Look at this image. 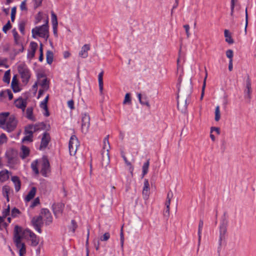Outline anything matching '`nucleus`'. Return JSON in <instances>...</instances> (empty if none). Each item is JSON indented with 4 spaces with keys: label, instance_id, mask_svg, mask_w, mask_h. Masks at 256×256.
<instances>
[{
    "label": "nucleus",
    "instance_id": "22",
    "mask_svg": "<svg viewBox=\"0 0 256 256\" xmlns=\"http://www.w3.org/2000/svg\"><path fill=\"white\" fill-rule=\"evenodd\" d=\"M9 114H10L8 112L0 114V126L2 128H4V126L6 124V120Z\"/></svg>",
    "mask_w": 256,
    "mask_h": 256
},
{
    "label": "nucleus",
    "instance_id": "43",
    "mask_svg": "<svg viewBox=\"0 0 256 256\" xmlns=\"http://www.w3.org/2000/svg\"><path fill=\"white\" fill-rule=\"evenodd\" d=\"M45 218V224L46 225H50L52 222V218L51 214L47 216H44Z\"/></svg>",
    "mask_w": 256,
    "mask_h": 256
},
{
    "label": "nucleus",
    "instance_id": "55",
    "mask_svg": "<svg viewBox=\"0 0 256 256\" xmlns=\"http://www.w3.org/2000/svg\"><path fill=\"white\" fill-rule=\"evenodd\" d=\"M121 154H122V158H123L125 163L128 165V166H130V168H132V170H133V168H132V164L130 162H129L128 161V160H127V158H126V156H125V155L124 154V152H122L121 153Z\"/></svg>",
    "mask_w": 256,
    "mask_h": 256
},
{
    "label": "nucleus",
    "instance_id": "49",
    "mask_svg": "<svg viewBox=\"0 0 256 256\" xmlns=\"http://www.w3.org/2000/svg\"><path fill=\"white\" fill-rule=\"evenodd\" d=\"M110 238V234L109 232H106L100 238L101 241H107Z\"/></svg>",
    "mask_w": 256,
    "mask_h": 256
},
{
    "label": "nucleus",
    "instance_id": "19",
    "mask_svg": "<svg viewBox=\"0 0 256 256\" xmlns=\"http://www.w3.org/2000/svg\"><path fill=\"white\" fill-rule=\"evenodd\" d=\"M138 98L141 104L145 105L148 108L150 107L148 98L146 95L142 96L140 94H138Z\"/></svg>",
    "mask_w": 256,
    "mask_h": 256
},
{
    "label": "nucleus",
    "instance_id": "62",
    "mask_svg": "<svg viewBox=\"0 0 256 256\" xmlns=\"http://www.w3.org/2000/svg\"><path fill=\"white\" fill-rule=\"evenodd\" d=\"M47 104H48V102L44 100L40 104V107L42 109H47V108H48Z\"/></svg>",
    "mask_w": 256,
    "mask_h": 256
},
{
    "label": "nucleus",
    "instance_id": "39",
    "mask_svg": "<svg viewBox=\"0 0 256 256\" xmlns=\"http://www.w3.org/2000/svg\"><path fill=\"white\" fill-rule=\"evenodd\" d=\"M42 88L44 89V90H47L49 88V82L47 78H45L42 80V83L40 84Z\"/></svg>",
    "mask_w": 256,
    "mask_h": 256
},
{
    "label": "nucleus",
    "instance_id": "54",
    "mask_svg": "<svg viewBox=\"0 0 256 256\" xmlns=\"http://www.w3.org/2000/svg\"><path fill=\"white\" fill-rule=\"evenodd\" d=\"M10 212V206L8 205V208L6 209H4L2 211V216L4 218H6L7 216L9 215Z\"/></svg>",
    "mask_w": 256,
    "mask_h": 256
},
{
    "label": "nucleus",
    "instance_id": "64",
    "mask_svg": "<svg viewBox=\"0 0 256 256\" xmlns=\"http://www.w3.org/2000/svg\"><path fill=\"white\" fill-rule=\"evenodd\" d=\"M68 106L71 110H74V100H68Z\"/></svg>",
    "mask_w": 256,
    "mask_h": 256
},
{
    "label": "nucleus",
    "instance_id": "52",
    "mask_svg": "<svg viewBox=\"0 0 256 256\" xmlns=\"http://www.w3.org/2000/svg\"><path fill=\"white\" fill-rule=\"evenodd\" d=\"M71 225L72 226H71L70 228H72V232H75L76 228L78 227V225L76 224V222L74 220H72V221H71Z\"/></svg>",
    "mask_w": 256,
    "mask_h": 256
},
{
    "label": "nucleus",
    "instance_id": "21",
    "mask_svg": "<svg viewBox=\"0 0 256 256\" xmlns=\"http://www.w3.org/2000/svg\"><path fill=\"white\" fill-rule=\"evenodd\" d=\"M18 227L20 228V230H18L19 236H20V240L22 238H26L28 236H30V232H32L30 230L28 229H26L23 230L22 228L20 226Z\"/></svg>",
    "mask_w": 256,
    "mask_h": 256
},
{
    "label": "nucleus",
    "instance_id": "34",
    "mask_svg": "<svg viewBox=\"0 0 256 256\" xmlns=\"http://www.w3.org/2000/svg\"><path fill=\"white\" fill-rule=\"evenodd\" d=\"M38 160H36L32 162L31 164V168L32 170V171L36 174H39V170L38 168Z\"/></svg>",
    "mask_w": 256,
    "mask_h": 256
},
{
    "label": "nucleus",
    "instance_id": "16",
    "mask_svg": "<svg viewBox=\"0 0 256 256\" xmlns=\"http://www.w3.org/2000/svg\"><path fill=\"white\" fill-rule=\"evenodd\" d=\"M38 44L36 42H32L30 43V48L31 50H29L28 54V58L32 59L35 56L36 51L38 48Z\"/></svg>",
    "mask_w": 256,
    "mask_h": 256
},
{
    "label": "nucleus",
    "instance_id": "27",
    "mask_svg": "<svg viewBox=\"0 0 256 256\" xmlns=\"http://www.w3.org/2000/svg\"><path fill=\"white\" fill-rule=\"evenodd\" d=\"M26 117L28 120L34 122L36 121L35 118L33 116V108L32 107H28L26 110Z\"/></svg>",
    "mask_w": 256,
    "mask_h": 256
},
{
    "label": "nucleus",
    "instance_id": "28",
    "mask_svg": "<svg viewBox=\"0 0 256 256\" xmlns=\"http://www.w3.org/2000/svg\"><path fill=\"white\" fill-rule=\"evenodd\" d=\"M103 75L104 72H102L98 74V86L100 91L101 94H102L103 90Z\"/></svg>",
    "mask_w": 256,
    "mask_h": 256
},
{
    "label": "nucleus",
    "instance_id": "15",
    "mask_svg": "<svg viewBox=\"0 0 256 256\" xmlns=\"http://www.w3.org/2000/svg\"><path fill=\"white\" fill-rule=\"evenodd\" d=\"M14 104L16 107L22 109L24 112L26 106L27 102L26 100L23 99L22 98H19L15 100Z\"/></svg>",
    "mask_w": 256,
    "mask_h": 256
},
{
    "label": "nucleus",
    "instance_id": "6",
    "mask_svg": "<svg viewBox=\"0 0 256 256\" xmlns=\"http://www.w3.org/2000/svg\"><path fill=\"white\" fill-rule=\"evenodd\" d=\"M46 126L44 122H41L36 124H28L24 128V134L33 136V134L41 129H44Z\"/></svg>",
    "mask_w": 256,
    "mask_h": 256
},
{
    "label": "nucleus",
    "instance_id": "32",
    "mask_svg": "<svg viewBox=\"0 0 256 256\" xmlns=\"http://www.w3.org/2000/svg\"><path fill=\"white\" fill-rule=\"evenodd\" d=\"M224 34L226 38V41L227 42L230 44L234 43L233 39L232 38L228 30H225L224 32Z\"/></svg>",
    "mask_w": 256,
    "mask_h": 256
},
{
    "label": "nucleus",
    "instance_id": "10",
    "mask_svg": "<svg viewBox=\"0 0 256 256\" xmlns=\"http://www.w3.org/2000/svg\"><path fill=\"white\" fill-rule=\"evenodd\" d=\"M16 124L17 120L15 117L14 116H11L8 118L4 129L8 132H11L16 128Z\"/></svg>",
    "mask_w": 256,
    "mask_h": 256
},
{
    "label": "nucleus",
    "instance_id": "37",
    "mask_svg": "<svg viewBox=\"0 0 256 256\" xmlns=\"http://www.w3.org/2000/svg\"><path fill=\"white\" fill-rule=\"evenodd\" d=\"M203 225H204L203 221H202V220H200L199 222L198 229V245H200V238H201L200 234H201V232H202V229Z\"/></svg>",
    "mask_w": 256,
    "mask_h": 256
},
{
    "label": "nucleus",
    "instance_id": "18",
    "mask_svg": "<svg viewBox=\"0 0 256 256\" xmlns=\"http://www.w3.org/2000/svg\"><path fill=\"white\" fill-rule=\"evenodd\" d=\"M90 50V46L86 44L82 46L81 50L79 52L78 55L82 58H86L88 56V52Z\"/></svg>",
    "mask_w": 256,
    "mask_h": 256
},
{
    "label": "nucleus",
    "instance_id": "11",
    "mask_svg": "<svg viewBox=\"0 0 256 256\" xmlns=\"http://www.w3.org/2000/svg\"><path fill=\"white\" fill-rule=\"evenodd\" d=\"M246 89L244 91V98H248L249 101L251 98L252 87L251 81L248 75L247 76V78L246 80Z\"/></svg>",
    "mask_w": 256,
    "mask_h": 256
},
{
    "label": "nucleus",
    "instance_id": "46",
    "mask_svg": "<svg viewBox=\"0 0 256 256\" xmlns=\"http://www.w3.org/2000/svg\"><path fill=\"white\" fill-rule=\"evenodd\" d=\"M20 211L16 208H14L12 210L11 215L12 217L15 218L17 216L18 214H20Z\"/></svg>",
    "mask_w": 256,
    "mask_h": 256
},
{
    "label": "nucleus",
    "instance_id": "63",
    "mask_svg": "<svg viewBox=\"0 0 256 256\" xmlns=\"http://www.w3.org/2000/svg\"><path fill=\"white\" fill-rule=\"evenodd\" d=\"M213 132H216L218 134H220V128L217 127H212L210 128V133H212Z\"/></svg>",
    "mask_w": 256,
    "mask_h": 256
},
{
    "label": "nucleus",
    "instance_id": "44",
    "mask_svg": "<svg viewBox=\"0 0 256 256\" xmlns=\"http://www.w3.org/2000/svg\"><path fill=\"white\" fill-rule=\"evenodd\" d=\"M52 25H58L57 16L54 12H51Z\"/></svg>",
    "mask_w": 256,
    "mask_h": 256
},
{
    "label": "nucleus",
    "instance_id": "61",
    "mask_svg": "<svg viewBox=\"0 0 256 256\" xmlns=\"http://www.w3.org/2000/svg\"><path fill=\"white\" fill-rule=\"evenodd\" d=\"M47 104H48V102L44 100L40 104V107L42 109H47V108H48Z\"/></svg>",
    "mask_w": 256,
    "mask_h": 256
},
{
    "label": "nucleus",
    "instance_id": "1",
    "mask_svg": "<svg viewBox=\"0 0 256 256\" xmlns=\"http://www.w3.org/2000/svg\"><path fill=\"white\" fill-rule=\"evenodd\" d=\"M192 89V87L190 81V84L188 86L186 89L183 90L180 94H178L177 106L178 109L182 112L184 113L187 110L188 104L190 100Z\"/></svg>",
    "mask_w": 256,
    "mask_h": 256
},
{
    "label": "nucleus",
    "instance_id": "48",
    "mask_svg": "<svg viewBox=\"0 0 256 256\" xmlns=\"http://www.w3.org/2000/svg\"><path fill=\"white\" fill-rule=\"evenodd\" d=\"M26 136L23 138L22 141L23 142L28 141L30 142H32L33 140L32 138L33 136H30L28 134H25Z\"/></svg>",
    "mask_w": 256,
    "mask_h": 256
},
{
    "label": "nucleus",
    "instance_id": "47",
    "mask_svg": "<svg viewBox=\"0 0 256 256\" xmlns=\"http://www.w3.org/2000/svg\"><path fill=\"white\" fill-rule=\"evenodd\" d=\"M16 7H13L11 10V20L14 22L15 20L16 14Z\"/></svg>",
    "mask_w": 256,
    "mask_h": 256
},
{
    "label": "nucleus",
    "instance_id": "56",
    "mask_svg": "<svg viewBox=\"0 0 256 256\" xmlns=\"http://www.w3.org/2000/svg\"><path fill=\"white\" fill-rule=\"evenodd\" d=\"M226 56L230 60H232L233 51L232 50H228L226 52Z\"/></svg>",
    "mask_w": 256,
    "mask_h": 256
},
{
    "label": "nucleus",
    "instance_id": "24",
    "mask_svg": "<svg viewBox=\"0 0 256 256\" xmlns=\"http://www.w3.org/2000/svg\"><path fill=\"white\" fill-rule=\"evenodd\" d=\"M36 192V188L35 187H32L28 194L25 198V200L26 202H30L32 200L35 196Z\"/></svg>",
    "mask_w": 256,
    "mask_h": 256
},
{
    "label": "nucleus",
    "instance_id": "45",
    "mask_svg": "<svg viewBox=\"0 0 256 256\" xmlns=\"http://www.w3.org/2000/svg\"><path fill=\"white\" fill-rule=\"evenodd\" d=\"M12 24L8 20L7 23L3 26L2 28V31L6 34L9 30H10L12 28Z\"/></svg>",
    "mask_w": 256,
    "mask_h": 256
},
{
    "label": "nucleus",
    "instance_id": "53",
    "mask_svg": "<svg viewBox=\"0 0 256 256\" xmlns=\"http://www.w3.org/2000/svg\"><path fill=\"white\" fill-rule=\"evenodd\" d=\"M245 14H246V24L244 28V32L245 33H246V30L248 25V8H246L245 10Z\"/></svg>",
    "mask_w": 256,
    "mask_h": 256
},
{
    "label": "nucleus",
    "instance_id": "2",
    "mask_svg": "<svg viewBox=\"0 0 256 256\" xmlns=\"http://www.w3.org/2000/svg\"><path fill=\"white\" fill-rule=\"evenodd\" d=\"M48 24V18L44 24L32 28V37L36 38V36H38L46 40L49 36Z\"/></svg>",
    "mask_w": 256,
    "mask_h": 256
},
{
    "label": "nucleus",
    "instance_id": "20",
    "mask_svg": "<svg viewBox=\"0 0 256 256\" xmlns=\"http://www.w3.org/2000/svg\"><path fill=\"white\" fill-rule=\"evenodd\" d=\"M12 181L14 184L15 190L16 192H18L21 186V182L18 176H12L11 178Z\"/></svg>",
    "mask_w": 256,
    "mask_h": 256
},
{
    "label": "nucleus",
    "instance_id": "23",
    "mask_svg": "<svg viewBox=\"0 0 256 256\" xmlns=\"http://www.w3.org/2000/svg\"><path fill=\"white\" fill-rule=\"evenodd\" d=\"M30 236L31 241V245L34 246H36L39 243V238L33 232H30Z\"/></svg>",
    "mask_w": 256,
    "mask_h": 256
},
{
    "label": "nucleus",
    "instance_id": "17",
    "mask_svg": "<svg viewBox=\"0 0 256 256\" xmlns=\"http://www.w3.org/2000/svg\"><path fill=\"white\" fill-rule=\"evenodd\" d=\"M11 87L14 92H18L20 90V88L18 86V82L17 80L16 75H14L12 78V82L11 83Z\"/></svg>",
    "mask_w": 256,
    "mask_h": 256
},
{
    "label": "nucleus",
    "instance_id": "25",
    "mask_svg": "<svg viewBox=\"0 0 256 256\" xmlns=\"http://www.w3.org/2000/svg\"><path fill=\"white\" fill-rule=\"evenodd\" d=\"M32 223L34 226H36V224L38 226H42V217L41 216L38 217H34L32 220Z\"/></svg>",
    "mask_w": 256,
    "mask_h": 256
},
{
    "label": "nucleus",
    "instance_id": "58",
    "mask_svg": "<svg viewBox=\"0 0 256 256\" xmlns=\"http://www.w3.org/2000/svg\"><path fill=\"white\" fill-rule=\"evenodd\" d=\"M40 200L38 198H36L30 205L31 208H34L40 204Z\"/></svg>",
    "mask_w": 256,
    "mask_h": 256
},
{
    "label": "nucleus",
    "instance_id": "14",
    "mask_svg": "<svg viewBox=\"0 0 256 256\" xmlns=\"http://www.w3.org/2000/svg\"><path fill=\"white\" fill-rule=\"evenodd\" d=\"M102 166L104 168H106L108 166L110 162V158L108 153V149H107L106 151L104 150L102 152Z\"/></svg>",
    "mask_w": 256,
    "mask_h": 256
},
{
    "label": "nucleus",
    "instance_id": "29",
    "mask_svg": "<svg viewBox=\"0 0 256 256\" xmlns=\"http://www.w3.org/2000/svg\"><path fill=\"white\" fill-rule=\"evenodd\" d=\"M10 191V187L8 186H4L2 188V194L4 197H6L8 202L10 201L8 194Z\"/></svg>",
    "mask_w": 256,
    "mask_h": 256
},
{
    "label": "nucleus",
    "instance_id": "12",
    "mask_svg": "<svg viewBox=\"0 0 256 256\" xmlns=\"http://www.w3.org/2000/svg\"><path fill=\"white\" fill-rule=\"evenodd\" d=\"M50 134L47 132H44L42 134V138L41 142H40V146L39 149L40 150H42L45 149L48 143L50 142Z\"/></svg>",
    "mask_w": 256,
    "mask_h": 256
},
{
    "label": "nucleus",
    "instance_id": "8",
    "mask_svg": "<svg viewBox=\"0 0 256 256\" xmlns=\"http://www.w3.org/2000/svg\"><path fill=\"white\" fill-rule=\"evenodd\" d=\"M90 126V117L87 114H82V133L88 132Z\"/></svg>",
    "mask_w": 256,
    "mask_h": 256
},
{
    "label": "nucleus",
    "instance_id": "31",
    "mask_svg": "<svg viewBox=\"0 0 256 256\" xmlns=\"http://www.w3.org/2000/svg\"><path fill=\"white\" fill-rule=\"evenodd\" d=\"M46 62L48 64H50L53 62L54 54L50 50H48L46 54Z\"/></svg>",
    "mask_w": 256,
    "mask_h": 256
},
{
    "label": "nucleus",
    "instance_id": "7",
    "mask_svg": "<svg viewBox=\"0 0 256 256\" xmlns=\"http://www.w3.org/2000/svg\"><path fill=\"white\" fill-rule=\"evenodd\" d=\"M80 146L78 138L75 135H72L69 141V151L71 156H74L78 150V148Z\"/></svg>",
    "mask_w": 256,
    "mask_h": 256
},
{
    "label": "nucleus",
    "instance_id": "4",
    "mask_svg": "<svg viewBox=\"0 0 256 256\" xmlns=\"http://www.w3.org/2000/svg\"><path fill=\"white\" fill-rule=\"evenodd\" d=\"M228 220L226 217V213L224 214L222 218L220 226V237L218 240L219 247L222 246V240L225 238V234L226 232V227L228 225Z\"/></svg>",
    "mask_w": 256,
    "mask_h": 256
},
{
    "label": "nucleus",
    "instance_id": "30",
    "mask_svg": "<svg viewBox=\"0 0 256 256\" xmlns=\"http://www.w3.org/2000/svg\"><path fill=\"white\" fill-rule=\"evenodd\" d=\"M21 149L22 154H20V156L22 158L24 159L29 155L30 150L27 146L24 145L22 146Z\"/></svg>",
    "mask_w": 256,
    "mask_h": 256
},
{
    "label": "nucleus",
    "instance_id": "57",
    "mask_svg": "<svg viewBox=\"0 0 256 256\" xmlns=\"http://www.w3.org/2000/svg\"><path fill=\"white\" fill-rule=\"evenodd\" d=\"M108 137H109V135H108L106 136L104 138V146H103V148L104 149H105L106 148V144L107 143L108 145V148H110V143H109V142H108Z\"/></svg>",
    "mask_w": 256,
    "mask_h": 256
},
{
    "label": "nucleus",
    "instance_id": "60",
    "mask_svg": "<svg viewBox=\"0 0 256 256\" xmlns=\"http://www.w3.org/2000/svg\"><path fill=\"white\" fill-rule=\"evenodd\" d=\"M47 104H48V102L44 100L40 104V107L42 109H47V108H48Z\"/></svg>",
    "mask_w": 256,
    "mask_h": 256
},
{
    "label": "nucleus",
    "instance_id": "13",
    "mask_svg": "<svg viewBox=\"0 0 256 256\" xmlns=\"http://www.w3.org/2000/svg\"><path fill=\"white\" fill-rule=\"evenodd\" d=\"M64 208V204L62 202L54 203L52 205V209L54 214L58 216L59 214H62Z\"/></svg>",
    "mask_w": 256,
    "mask_h": 256
},
{
    "label": "nucleus",
    "instance_id": "59",
    "mask_svg": "<svg viewBox=\"0 0 256 256\" xmlns=\"http://www.w3.org/2000/svg\"><path fill=\"white\" fill-rule=\"evenodd\" d=\"M26 0L22 1L20 5V8L22 10H27V8L26 6Z\"/></svg>",
    "mask_w": 256,
    "mask_h": 256
},
{
    "label": "nucleus",
    "instance_id": "33",
    "mask_svg": "<svg viewBox=\"0 0 256 256\" xmlns=\"http://www.w3.org/2000/svg\"><path fill=\"white\" fill-rule=\"evenodd\" d=\"M150 166V160H147V161L142 166V178H143L148 172V168Z\"/></svg>",
    "mask_w": 256,
    "mask_h": 256
},
{
    "label": "nucleus",
    "instance_id": "36",
    "mask_svg": "<svg viewBox=\"0 0 256 256\" xmlns=\"http://www.w3.org/2000/svg\"><path fill=\"white\" fill-rule=\"evenodd\" d=\"M206 76L204 80L202 86V93H201V96H200V100H202L203 98V97H204V90H205V88L206 86V78L208 76V74H207L206 70Z\"/></svg>",
    "mask_w": 256,
    "mask_h": 256
},
{
    "label": "nucleus",
    "instance_id": "3",
    "mask_svg": "<svg viewBox=\"0 0 256 256\" xmlns=\"http://www.w3.org/2000/svg\"><path fill=\"white\" fill-rule=\"evenodd\" d=\"M20 228L18 226L16 225L14 228V242L17 247L19 248V254L20 256H23L24 254L26 253V246L24 243L20 241V238L19 236V232Z\"/></svg>",
    "mask_w": 256,
    "mask_h": 256
},
{
    "label": "nucleus",
    "instance_id": "40",
    "mask_svg": "<svg viewBox=\"0 0 256 256\" xmlns=\"http://www.w3.org/2000/svg\"><path fill=\"white\" fill-rule=\"evenodd\" d=\"M132 102L130 94V93H126L124 96V99L123 102V104H130Z\"/></svg>",
    "mask_w": 256,
    "mask_h": 256
},
{
    "label": "nucleus",
    "instance_id": "9",
    "mask_svg": "<svg viewBox=\"0 0 256 256\" xmlns=\"http://www.w3.org/2000/svg\"><path fill=\"white\" fill-rule=\"evenodd\" d=\"M50 172V164L46 156L42 158V166L40 172L44 176H47V174Z\"/></svg>",
    "mask_w": 256,
    "mask_h": 256
},
{
    "label": "nucleus",
    "instance_id": "5",
    "mask_svg": "<svg viewBox=\"0 0 256 256\" xmlns=\"http://www.w3.org/2000/svg\"><path fill=\"white\" fill-rule=\"evenodd\" d=\"M18 70L22 79V82L27 84L31 76L29 68L25 64H20L18 66Z\"/></svg>",
    "mask_w": 256,
    "mask_h": 256
},
{
    "label": "nucleus",
    "instance_id": "35",
    "mask_svg": "<svg viewBox=\"0 0 256 256\" xmlns=\"http://www.w3.org/2000/svg\"><path fill=\"white\" fill-rule=\"evenodd\" d=\"M10 79V70H6L3 78V81L7 84H9Z\"/></svg>",
    "mask_w": 256,
    "mask_h": 256
},
{
    "label": "nucleus",
    "instance_id": "51",
    "mask_svg": "<svg viewBox=\"0 0 256 256\" xmlns=\"http://www.w3.org/2000/svg\"><path fill=\"white\" fill-rule=\"evenodd\" d=\"M150 190V184L148 182V180L147 179H145L144 181V186L143 188V190Z\"/></svg>",
    "mask_w": 256,
    "mask_h": 256
},
{
    "label": "nucleus",
    "instance_id": "26",
    "mask_svg": "<svg viewBox=\"0 0 256 256\" xmlns=\"http://www.w3.org/2000/svg\"><path fill=\"white\" fill-rule=\"evenodd\" d=\"M10 173L8 170H4L0 172V180L4 182L9 178L8 174Z\"/></svg>",
    "mask_w": 256,
    "mask_h": 256
},
{
    "label": "nucleus",
    "instance_id": "41",
    "mask_svg": "<svg viewBox=\"0 0 256 256\" xmlns=\"http://www.w3.org/2000/svg\"><path fill=\"white\" fill-rule=\"evenodd\" d=\"M14 43H15L18 46H21V48L18 51V52H15L14 51V54H18L20 52H22L24 51V48L22 44L19 42V40H18V38H14Z\"/></svg>",
    "mask_w": 256,
    "mask_h": 256
},
{
    "label": "nucleus",
    "instance_id": "50",
    "mask_svg": "<svg viewBox=\"0 0 256 256\" xmlns=\"http://www.w3.org/2000/svg\"><path fill=\"white\" fill-rule=\"evenodd\" d=\"M7 141V138L4 134H2L0 136V144L6 142Z\"/></svg>",
    "mask_w": 256,
    "mask_h": 256
},
{
    "label": "nucleus",
    "instance_id": "38",
    "mask_svg": "<svg viewBox=\"0 0 256 256\" xmlns=\"http://www.w3.org/2000/svg\"><path fill=\"white\" fill-rule=\"evenodd\" d=\"M220 118V106H216L215 109V117L214 120L216 122L219 121Z\"/></svg>",
    "mask_w": 256,
    "mask_h": 256
},
{
    "label": "nucleus",
    "instance_id": "42",
    "mask_svg": "<svg viewBox=\"0 0 256 256\" xmlns=\"http://www.w3.org/2000/svg\"><path fill=\"white\" fill-rule=\"evenodd\" d=\"M26 22L24 21H21L18 24V28L20 32L22 34H24V28H25Z\"/></svg>",
    "mask_w": 256,
    "mask_h": 256
}]
</instances>
